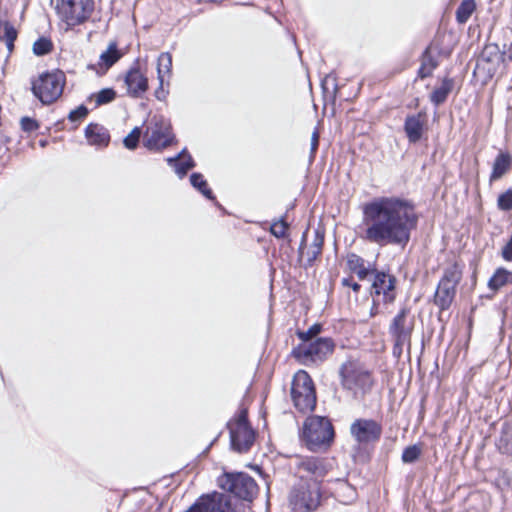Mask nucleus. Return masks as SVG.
<instances>
[{"label": "nucleus", "mask_w": 512, "mask_h": 512, "mask_svg": "<svg viewBox=\"0 0 512 512\" xmlns=\"http://www.w3.org/2000/svg\"><path fill=\"white\" fill-rule=\"evenodd\" d=\"M85 138L90 145L103 148L109 144L110 134L104 126L90 123L85 128Z\"/></svg>", "instance_id": "obj_20"}, {"label": "nucleus", "mask_w": 512, "mask_h": 512, "mask_svg": "<svg viewBox=\"0 0 512 512\" xmlns=\"http://www.w3.org/2000/svg\"><path fill=\"white\" fill-rule=\"evenodd\" d=\"M96 106L112 102L116 97V92L112 88H105L94 95Z\"/></svg>", "instance_id": "obj_34"}, {"label": "nucleus", "mask_w": 512, "mask_h": 512, "mask_svg": "<svg viewBox=\"0 0 512 512\" xmlns=\"http://www.w3.org/2000/svg\"><path fill=\"white\" fill-rule=\"evenodd\" d=\"M421 455V449L418 445H411L406 447L402 453V461L404 463H414Z\"/></svg>", "instance_id": "obj_33"}, {"label": "nucleus", "mask_w": 512, "mask_h": 512, "mask_svg": "<svg viewBox=\"0 0 512 512\" xmlns=\"http://www.w3.org/2000/svg\"><path fill=\"white\" fill-rule=\"evenodd\" d=\"M453 80L451 78H444L440 87L434 89V91L430 95V101L435 105L439 106L443 104L450 92L453 89Z\"/></svg>", "instance_id": "obj_25"}, {"label": "nucleus", "mask_w": 512, "mask_h": 512, "mask_svg": "<svg viewBox=\"0 0 512 512\" xmlns=\"http://www.w3.org/2000/svg\"><path fill=\"white\" fill-rule=\"evenodd\" d=\"M305 245H306V232L302 236L301 244H300V247H299V250H298L300 257H303V255H304Z\"/></svg>", "instance_id": "obj_50"}, {"label": "nucleus", "mask_w": 512, "mask_h": 512, "mask_svg": "<svg viewBox=\"0 0 512 512\" xmlns=\"http://www.w3.org/2000/svg\"><path fill=\"white\" fill-rule=\"evenodd\" d=\"M360 238L378 245L405 247L418 223L413 205L398 197H377L365 203Z\"/></svg>", "instance_id": "obj_1"}, {"label": "nucleus", "mask_w": 512, "mask_h": 512, "mask_svg": "<svg viewBox=\"0 0 512 512\" xmlns=\"http://www.w3.org/2000/svg\"><path fill=\"white\" fill-rule=\"evenodd\" d=\"M199 2H208V0H198Z\"/></svg>", "instance_id": "obj_55"}, {"label": "nucleus", "mask_w": 512, "mask_h": 512, "mask_svg": "<svg viewBox=\"0 0 512 512\" xmlns=\"http://www.w3.org/2000/svg\"><path fill=\"white\" fill-rule=\"evenodd\" d=\"M510 163L511 162H494L490 180L496 181L500 179L510 169Z\"/></svg>", "instance_id": "obj_38"}, {"label": "nucleus", "mask_w": 512, "mask_h": 512, "mask_svg": "<svg viewBox=\"0 0 512 512\" xmlns=\"http://www.w3.org/2000/svg\"><path fill=\"white\" fill-rule=\"evenodd\" d=\"M396 278L382 271H376L372 282V297L374 305L379 303L391 304L396 299Z\"/></svg>", "instance_id": "obj_15"}, {"label": "nucleus", "mask_w": 512, "mask_h": 512, "mask_svg": "<svg viewBox=\"0 0 512 512\" xmlns=\"http://www.w3.org/2000/svg\"><path fill=\"white\" fill-rule=\"evenodd\" d=\"M172 76V55L169 52H162L157 59V78H166L167 86Z\"/></svg>", "instance_id": "obj_27"}, {"label": "nucleus", "mask_w": 512, "mask_h": 512, "mask_svg": "<svg viewBox=\"0 0 512 512\" xmlns=\"http://www.w3.org/2000/svg\"><path fill=\"white\" fill-rule=\"evenodd\" d=\"M323 245H324V235L321 234L317 230L315 232V236H314L313 242H312V244L310 245V247H309V249L307 251V259H306V263L304 264L305 268L313 266L315 260L322 253Z\"/></svg>", "instance_id": "obj_26"}, {"label": "nucleus", "mask_w": 512, "mask_h": 512, "mask_svg": "<svg viewBox=\"0 0 512 512\" xmlns=\"http://www.w3.org/2000/svg\"><path fill=\"white\" fill-rule=\"evenodd\" d=\"M158 81H159V86L158 88L155 90V97L158 99V100H165L167 95H168V90L165 89V81L167 80L166 78H157Z\"/></svg>", "instance_id": "obj_43"}, {"label": "nucleus", "mask_w": 512, "mask_h": 512, "mask_svg": "<svg viewBox=\"0 0 512 512\" xmlns=\"http://www.w3.org/2000/svg\"><path fill=\"white\" fill-rule=\"evenodd\" d=\"M319 132L317 129H315L312 133V136H311V147H310V150H311V155H310V158H314L315 155L314 153L317 151L318 149V146H319Z\"/></svg>", "instance_id": "obj_45"}, {"label": "nucleus", "mask_w": 512, "mask_h": 512, "mask_svg": "<svg viewBox=\"0 0 512 512\" xmlns=\"http://www.w3.org/2000/svg\"><path fill=\"white\" fill-rule=\"evenodd\" d=\"M123 56V53L118 50L116 42H110L107 49L100 54L98 67L105 73Z\"/></svg>", "instance_id": "obj_23"}, {"label": "nucleus", "mask_w": 512, "mask_h": 512, "mask_svg": "<svg viewBox=\"0 0 512 512\" xmlns=\"http://www.w3.org/2000/svg\"><path fill=\"white\" fill-rule=\"evenodd\" d=\"M461 279L462 270L457 263H453L444 270L434 295V303L440 310L444 311L450 308L456 295V287Z\"/></svg>", "instance_id": "obj_10"}, {"label": "nucleus", "mask_w": 512, "mask_h": 512, "mask_svg": "<svg viewBox=\"0 0 512 512\" xmlns=\"http://www.w3.org/2000/svg\"><path fill=\"white\" fill-rule=\"evenodd\" d=\"M383 432L381 423L374 419L358 418L350 426V434L359 444H369L380 440Z\"/></svg>", "instance_id": "obj_16"}, {"label": "nucleus", "mask_w": 512, "mask_h": 512, "mask_svg": "<svg viewBox=\"0 0 512 512\" xmlns=\"http://www.w3.org/2000/svg\"><path fill=\"white\" fill-rule=\"evenodd\" d=\"M335 349V342L329 337H320L309 343H303L295 347L292 354L303 362H322Z\"/></svg>", "instance_id": "obj_13"}, {"label": "nucleus", "mask_w": 512, "mask_h": 512, "mask_svg": "<svg viewBox=\"0 0 512 512\" xmlns=\"http://www.w3.org/2000/svg\"><path fill=\"white\" fill-rule=\"evenodd\" d=\"M290 469H294L299 477L304 478L310 475H321L323 471L322 463L316 457L294 456L290 459Z\"/></svg>", "instance_id": "obj_18"}, {"label": "nucleus", "mask_w": 512, "mask_h": 512, "mask_svg": "<svg viewBox=\"0 0 512 512\" xmlns=\"http://www.w3.org/2000/svg\"><path fill=\"white\" fill-rule=\"evenodd\" d=\"M497 207L505 212L512 210V189H508L498 196Z\"/></svg>", "instance_id": "obj_35"}, {"label": "nucleus", "mask_w": 512, "mask_h": 512, "mask_svg": "<svg viewBox=\"0 0 512 512\" xmlns=\"http://www.w3.org/2000/svg\"><path fill=\"white\" fill-rule=\"evenodd\" d=\"M438 60L432 55L431 47H427L421 55V65L418 69V77L425 79L433 74V71L438 67Z\"/></svg>", "instance_id": "obj_24"}, {"label": "nucleus", "mask_w": 512, "mask_h": 512, "mask_svg": "<svg viewBox=\"0 0 512 512\" xmlns=\"http://www.w3.org/2000/svg\"><path fill=\"white\" fill-rule=\"evenodd\" d=\"M289 503L295 512H308L320 503V491L317 485L295 487L290 492Z\"/></svg>", "instance_id": "obj_14"}, {"label": "nucleus", "mask_w": 512, "mask_h": 512, "mask_svg": "<svg viewBox=\"0 0 512 512\" xmlns=\"http://www.w3.org/2000/svg\"><path fill=\"white\" fill-rule=\"evenodd\" d=\"M170 163L173 164L174 170L180 178L184 177L187 174V172L189 170L193 169L195 166L194 162H170Z\"/></svg>", "instance_id": "obj_40"}, {"label": "nucleus", "mask_w": 512, "mask_h": 512, "mask_svg": "<svg viewBox=\"0 0 512 512\" xmlns=\"http://www.w3.org/2000/svg\"><path fill=\"white\" fill-rule=\"evenodd\" d=\"M52 42L45 37H41L33 44V52L38 56L46 55L52 50Z\"/></svg>", "instance_id": "obj_32"}, {"label": "nucleus", "mask_w": 512, "mask_h": 512, "mask_svg": "<svg viewBox=\"0 0 512 512\" xmlns=\"http://www.w3.org/2000/svg\"><path fill=\"white\" fill-rule=\"evenodd\" d=\"M141 136V129L135 127L123 140L124 146L128 149H134L137 147Z\"/></svg>", "instance_id": "obj_37"}, {"label": "nucleus", "mask_w": 512, "mask_h": 512, "mask_svg": "<svg viewBox=\"0 0 512 512\" xmlns=\"http://www.w3.org/2000/svg\"><path fill=\"white\" fill-rule=\"evenodd\" d=\"M17 38V32L16 30L10 26V25H6L5 26V39H6V42H14Z\"/></svg>", "instance_id": "obj_46"}, {"label": "nucleus", "mask_w": 512, "mask_h": 512, "mask_svg": "<svg viewBox=\"0 0 512 512\" xmlns=\"http://www.w3.org/2000/svg\"><path fill=\"white\" fill-rule=\"evenodd\" d=\"M65 74L56 70L41 74L32 82V92L44 105L54 103L63 93Z\"/></svg>", "instance_id": "obj_7"}, {"label": "nucleus", "mask_w": 512, "mask_h": 512, "mask_svg": "<svg viewBox=\"0 0 512 512\" xmlns=\"http://www.w3.org/2000/svg\"><path fill=\"white\" fill-rule=\"evenodd\" d=\"M172 141L171 124L162 115H154L149 120L143 134V143L149 150H161Z\"/></svg>", "instance_id": "obj_11"}, {"label": "nucleus", "mask_w": 512, "mask_h": 512, "mask_svg": "<svg viewBox=\"0 0 512 512\" xmlns=\"http://www.w3.org/2000/svg\"><path fill=\"white\" fill-rule=\"evenodd\" d=\"M342 488L348 492V496L351 500L355 498V495H356L355 489H353L351 486H349L347 484H343Z\"/></svg>", "instance_id": "obj_49"}, {"label": "nucleus", "mask_w": 512, "mask_h": 512, "mask_svg": "<svg viewBox=\"0 0 512 512\" xmlns=\"http://www.w3.org/2000/svg\"><path fill=\"white\" fill-rule=\"evenodd\" d=\"M288 229V223L281 217L279 220L272 223L270 231L276 238H284Z\"/></svg>", "instance_id": "obj_36"}, {"label": "nucleus", "mask_w": 512, "mask_h": 512, "mask_svg": "<svg viewBox=\"0 0 512 512\" xmlns=\"http://www.w3.org/2000/svg\"><path fill=\"white\" fill-rule=\"evenodd\" d=\"M504 48L501 53L504 55L505 62H512V42L508 46L504 45Z\"/></svg>", "instance_id": "obj_48"}, {"label": "nucleus", "mask_w": 512, "mask_h": 512, "mask_svg": "<svg viewBox=\"0 0 512 512\" xmlns=\"http://www.w3.org/2000/svg\"><path fill=\"white\" fill-rule=\"evenodd\" d=\"M21 127L24 131L32 132L38 129L39 125L36 122V120L29 118V117H23L21 119Z\"/></svg>", "instance_id": "obj_42"}, {"label": "nucleus", "mask_w": 512, "mask_h": 512, "mask_svg": "<svg viewBox=\"0 0 512 512\" xmlns=\"http://www.w3.org/2000/svg\"><path fill=\"white\" fill-rule=\"evenodd\" d=\"M415 327V318L408 307H402L389 325V334L393 341L392 355L399 360L404 352L410 355L411 337Z\"/></svg>", "instance_id": "obj_5"}, {"label": "nucleus", "mask_w": 512, "mask_h": 512, "mask_svg": "<svg viewBox=\"0 0 512 512\" xmlns=\"http://www.w3.org/2000/svg\"><path fill=\"white\" fill-rule=\"evenodd\" d=\"M347 266L352 273L357 275L359 280H365L369 275H374L376 272L371 264H366V261L355 253L347 255Z\"/></svg>", "instance_id": "obj_22"}, {"label": "nucleus", "mask_w": 512, "mask_h": 512, "mask_svg": "<svg viewBox=\"0 0 512 512\" xmlns=\"http://www.w3.org/2000/svg\"><path fill=\"white\" fill-rule=\"evenodd\" d=\"M499 449L504 454L512 455V423L503 426L499 440Z\"/></svg>", "instance_id": "obj_30"}, {"label": "nucleus", "mask_w": 512, "mask_h": 512, "mask_svg": "<svg viewBox=\"0 0 512 512\" xmlns=\"http://www.w3.org/2000/svg\"><path fill=\"white\" fill-rule=\"evenodd\" d=\"M321 330L322 326L320 324H314L307 331L298 332V337L305 343H309V341L316 337L321 332Z\"/></svg>", "instance_id": "obj_39"}, {"label": "nucleus", "mask_w": 512, "mask_h": 512, "mask_svg": "<svg viewBox=\"0 0 512 512\" xmlns=\"http://www.w3.org/2000/svg\"><path fill=\"white\" fill-rule=\"evenodd\" d=\"M341 387L355 401H362L376 384L373 371L356 356H348L339 366Z\"/></svg>", "instance_id": "obj_2"}, {"label": "nucleus", "mask_w": 512, "mask_h": 512, "mask_svg": "<svg viewBox=\"0 0 512 512\" xmlns=\"http://www.w3.org/2000/svg\"><path fill=\"white\" fill-rule=\"evenodd\" d=\"M303 439L311 451L328 447L334 439V428L327 417L313 415L303 425Z\"/></svg>", "instance_id": "obj_6"}, {"label": "nucleus", "mask_w": 512, "mask_h": 512, "mask_svg": "<svg viewBox=\"0 0 512 512\" xmlns=\"http://www.w3.org/2000/svg\"><path fill=\"white\" fill-rule=\"evenodd\" d=\"M56 10L68 26L86 22L94 11L93 0H58Z\"/></svg>", "instance_id": "obj_12"}, {"label": "nucleus", "mask_w": 512, "mask_h": 512, "mask_svg": "<svg viewBox=\"0 0 512 512\" xmlns=\"http://www.w3.org/2000/svg\"><path fill=\"white\" fill-rule=\"evenodd\" d=\"M6 45H7V48H8L9 51L13 50L14 42H6Z\"/></svg>", "instance_id": "obj_53"}, {"label": "nucleus", "mask_w": 512, "mask_h": 512, "mask_svg": "<svg viewBox=\"0 0 512 512\" xmlns=\"http://www.w3.org/2000/svg\"><path fill=\"white\" fill-rule=\"evenodd\" d=\"M193 187L197 188L206 198L213 199L212 191L207 188L206 181L199 173H193L190 177Z\"/></svg>", "instance_id": "obj_31"}, {"label": "nucleus", "mask_w": 512, "mask_h": 512, "mask_svg": "<svg viewBox=\"0 0 512 512\" xmlns=\"http://www.w3.org/2000/svg\"><path fill=\"white\" fill-rule=\"evenodd\" d=\"M127 93L132 97H140L148 90V78L140 71L139 59L134 63L124 78Z\"/></svg>", "instance_id": "obj_17"}, {"label": "nucleus", "mask_w": 512, "mask_h": 512, "mask_svg": "<svg viewBox=\"0 0 512 512\" xmlns=\"http://www.w3.org/2000/svg\"><path fill=\"white\" fill-rule=\"evenodd\" d=\"M257 492V483L247 473L226 472V512H245Z\"/></svg>", "instance_id": "obj_3"}, {"label": "nucleus", "mask_w": 512, "mask_h": 512, "mask_svg": "<svg viewBox=\"0 0 512 512\" xmlns=\"http://www.w3.org/2000/svg\"><path fill=\"white\" fill-rule=\"evenodd\" d=\"M291 398L295 408L302 412L314 410L316 406V392L312 378L304 371L299 370L293 377L291 385Z\"/></svg>", "instance_id": "obj_9"}, {"label": "nucleus", "mask_w": 512, "mask_h": 512, "mask_svg": "<svg viewBox=\"0 0 512 512\" xmlns=\"http://www.w3.org/2000/svg\"><path fill=\"white\" fill-rule=\"evenodd\" d=\"M342 285L345 287H351L354 292H359L361 286L357 282H354L351 277L343 278L341 281Z\"/></svg>", "instance_id": "obj_47"}, {"label": "nucleus", "mask_w": 512, "mask_h": 512, "mask_svg": "<svg viewBox=\"0 0 512 512\" xmlns=\"http://www.w3.org/2000/svg\"><path fill=\"white\" fill-rule=\"evenodd\" d=\"M424 114L418 113L416 115H409L405 119L404 131L410 142H418L423 134L424 129Z\"/></svg>", "instance_id": "obj_21"}, {"label": "nucleus", "mask_w": 512, "mask_h": 512, "mask_svg": "<svg viewBox=\"0 0 512 512\" xmlns=\"http://www.w3.org/2000/svg\"><path fill=\"white\" fill-rule=\"evenodd\" d=\"M186 151L183 150L179 155L174 157H169L166 160H181V158L185 155Z\"/></svg>", "instance_id": "obj_51"}, {"label": "nucleus", "mask_w": 512, "mask_h": 512, "mask_svg": "<svg viewBox=\"0 0 512 512\" xmlns=\"http://www.w3.org/2000/svg\"><path fill=\"white\" fill-rule=\"evenodd\" d=\"M497 161H500V160H510L508 155L504 154V153H499L496 157Z\"/></svg>", "instance_id": "obj_52"}, {"label": "nucleus", "mask_w": 512, "mask_h": 512, "mask_svg": "<svg viewBox=\"0 0 512 512\" xmlns=\"http://www.w3.org/2000/svg\"><path fill=\"white\" fill-rule=\"evenodd\" d=\"M501 255L505 261L512 262V235L510 236L508 242L502 248Z\"/></svg>", "instance_id": "obj_44"}, {"label": "nucleus", "mask_w": 512, "mask_h": 512, "mask_svg": "<svg viewBox=\"0 0 512 512\" xmlns=\"http://www.w3.org/2000/svg\"><path fill=\"white\" fill-rule=\"evenodd\" d=\"M229 430L230 451L245 455L249 454L256 442L257 432L248 420V407L241 402L234 416L226 423Z\"/></svg>", "instance_id": "obj_4"}, {"label": "nucleus", "mask_w": 512, "mask_h": 512, "mask_svg": "<svg viewBox=\"0 0 512 512\" xmlns=\"http://www.w3.org/2000/svg\"><path fill=\"white\" fill-rule=\"evenodd\" d=\"M224 495L213 492L201 496L192 506L184 512H224Z\"/></svg>", "instance_id": "obj_19"}, {"label": "nucleus", "mask_w": 512, "mask_h": 512, "mask_svg": "<svg viewBox=\"0 0 512 512\" xmlns=\"http://www.w3.org/2000/svg\"><path fill=\"white\" fill-rule=\"evenodd\" d=\"M476 10L475 0H463L456 10V21L465 24Z\"/></svg>", "instance_id": "obj_29"}, {"label": "nucleus", "mask_w": 512, "mask_h": 512, "mask_svg": "<svg viewBox=\"0 0 512 512\" xmlns=\"http://www.w3.org/2000/svg\"><path fill=\"white\" fill-rule=\"evenodd\" d=\"M508 283H512V272L500 267L496 269L492 277L489 279L488 287L491 290L496 291Z\"/></svg>", "instance_id": "obj_28"}, {"label": "nucleus", "mask_w": 512, "mask_h": 512, "mask_svg": "<svg viewBox=\"0 0 512 512\" xmlns=\"http://www.w3.org/2000/svg\"><path fill=\"white\" fill-rule=\"evenodd\" d=\"M505 62L504 55L496 43L486 44L476 59L473 70L474 77L486 85L496 74L500 65Z\"/></svg>", "instance_id": "obj_8"}, {"label": "nucleus", "mask_w": 512, "mask_h": 512, "mask_svg": "<svg viewBox=\"0 0 512 512\" xmlns=\"http://www.w3.org/2000/svg\"><path fill=\"white\" fill-rule=\"evenodd\" d=\"M223 0H208V2H211V3H220L222 2Z\"/></svg>", "instance_id": "obj_54"}, {"label": "nucleus", "mask_w": 512, "mask_h": 512, "mask_svg": "<svg viewBox=\"0 0 512 512\" xmlns=\"http://www.w3.org/2000/svg\"><path fill=\"white\" fill-rule=\"evenodd\" d=\"M87 114H88V109L84 105H81V106L77 107L76 109L72 110L69 113L68 118L70 121L75 122V121L82 120L83 118H85L87 116Z\"/></svg>", "instance_id": "obj_41"}]
</instances>
